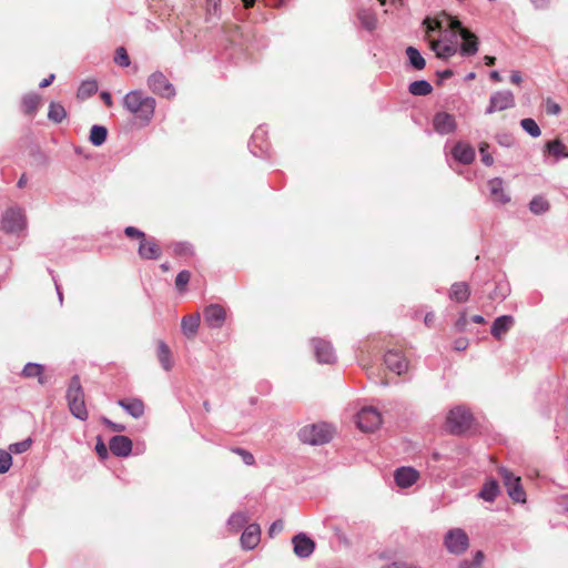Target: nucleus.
Wrapping results in <instances>:
<instances>
[{
  "label": "nucleus",
  "mask_w": 568,
  "mask_h": 568,
  "mask_svg": "<svg viewBox=\"0 0 568 568\" xmlns=\"http://www.w3.org/2000/svg\"><path fill=\"white\" fill-rule=\"evenodd\" d=\"M67 399L71 414L80 420H87L89 414L85 407L84 393L78 376H73L70 382L67 390Z\"/></svg>",
  "instance_id": "obj_2"
},
{
  "label": "nucleus",
  "mask_w": 568,
  "mask_h": 568,
  "mask_svg": "<svg viewBox=\"0 0 568 568\" xmlns=\"http://www.w3.org/2000/svg\"><path fill=\"white\" fill-rule=\"evenodd\" d=\"M467 324H468L467 315L465 312H462L459 314V317L455 322V327L458 332H464L467 327Z\"/></svg>",
  "instance_id": "obj_49"
},
{
  "label": "nucleus",
  "mask_w": 568,
  "mask_h": 568,
  "mask_svg": "<svg viewBox=\"0 0 568 568\" xmlns=\"http://www.w3.org/2000/svg\"><path fill=\"white\" fill-rule=\"evenodd\" d=\"M44 366L38 363H28L23 367L22 375L27 378L37 377L40 385L45 384V377L43 375Z\"/></svg>",
  "instance_id": "obj_28"
},
{
  "label": "nucleus",
  "mask_w": 568,
  "mask_h": 568,
  "mask_svg": "<svg viewBox=\"0 0 568 568\" xmlns=\"http://www.w3.org/2000/svg\"><path fill=\"white\" fill-rule=\"evenodd\" d=\"M98 91V83L95 80H87L81 83L78 89V98L84 100L93 95Z\"/></svg>",
  "instance_id": "obj_32"
},
{
  "label": "nucleus",
  "mask_w": 568,
  "mask_h": 568,
  "mask_svg": "<svg viewBox=\"0 0 568 568\" xmlns=\"http://www.w3.org/2000/svg\"><path fill=\"white\" fill-rule=\"evenodd\" d=\"M408 90L413 95H427L433 91V87L425 80H418L412 82Z\"/></svg>",
  "instance_id": "obj_33"
},
{
  "label": "nucleus",
  "mask_w": 568,
  "mask_h": 568,
  "mask_svg": "<svg viewBox=\"0 0 568 568\" xmlns=\"http://www.w3.org/2000/svg\"><path fill=\"white\" fill-rule=\"evenodd\" d=\"M312 344L314 347V354L318 363L332 364L336 359V355L332 344L325 339L313 338Z\"/></svg>",
  "instance_id": "obj_11"
},
{
  "label": "nucleus",
  "mask_w": 568,
  "mask_h": 568,
  "mask_svg": "<svg viewBox=\"0 0 568 568\" xmlns=\"http://www.w3.org/2000/svg\"><path fill=\"white\" fill-rule=\"evenodd\" d=\"M559 111H560V106L557 103H555L550 100L547 102V112L548 113L557 114Z\"/></svg>",
  "instance_id": "obj_60"
},
{
  "label": "nucleus",
  "mask_w": 568,
  "mask_h": 568,
  "mask_svg": "<svg viewBox=\"0 0 568 568\" xmlns=\"http://www.w3.org/2000/svg\"><path fill=\"white\" fill-rule=\"evenodd\" d=\"M460 37L463 38L462 53L465 55H474L478 51V38L468 29H463Z\"/></svg>",
  "instance_id": "obj_21"
},
{
  "label": "nucleus",
  "mask_w": 568,
  "mask_h": 568,
  "mask_svg": "<svg viewBox=\"0 0 568 568\" xmlns=\"http://www.w3.org/2000/svg\"><path fill=\"white\" fill-rule=\"evenodd\" d=\"M442 17L445 19V21L448 22L449 29L456 30L459 32V34H462V30L465 28L462 26V22L457 18L452 17L447 13H443Z\"/></svg>",
  "instance_id": "obj_46"
},
{
  "label": "nucleus",
  "mask_w": 568,
  "mask_h": 568,
  "mask_svg": "<svg viewBox=\"0 0 568 568\" xmlns=\"http://www.w3.org/2000/svg\"><path fill=\"white\" fill-rule=\"evenodd\" d=\"M488 187L490 192V199L494 203L506 204L510 201V197L505 192L504 181L501 179H491L488 182Z\"/></svg>",
  "instance_id": "obj_19"
},
{
  "label": "nucleus",
  "mask_w": 568,
  "mask_h": 568,
  "mask_svg": "<svg viewBox=\"0 0 568 568\" xmlns=\"http://www.w3.org/2000/svg\"><path fill=\"white\" fill-rule=\"evenodd\" d=\"M383 568H422V567H418V566H415V565H409V564H406V562H392L389 565H386Z\"/></svg>",
  "instance_id": "obj_58"
},
{
  "label": "nucleus",
  "mask_w": 568,
  "mask_h": 568,
  "mask_svg": "<svg viewBox=\"0 0 568 568\" xmlns=\"http://www.w3.org/2000/svg\"><path fill=\"white\" fill-rule=\"evenodd\" d=\"M530 211L534 214H541L549 210V202L541 195L535 196L529 203Z\"/></svg>",
  "instance_id": "obj_36"
},
{
  "label": "nucleus",
  "mask_w": 568,
  "mask_h": 568,
  "mask_svg": "<svg viewBox=\"0 0 568 568\" xmlns=\"http://www.w3.org/2000/svg\"><path fill=\"white\" fill-rule=\"evenodd\" d=\"M406 54L409 59L410 64L416 70H422L425 68V65H426L425 59L422 57V54L419 53V51L416 48L408 47L406 49Z\"/></svg>",
  "instance_id": "obj_34"
},
{
  "label": "nucleus",
  "mask_w": 568,
  "mask_h": 568,
  "mask_svg": "<svg viewBox=\"0 0 568 568\" xmlns=\"http://www.w3.org/2000/svg\"><path fill=\"white\" fill-rule=\"evenodd\" d=\"M114 62L121 67L130 65V58L128 55L126 50L123 47H120L115 51Z\"/></svg>",
  "instance_id": "obj_44"
},
{
  "label": "nucleus",
  "mask_w": 568,
  "mask_h": 568,
  "mask_svg": "<svg viewBox=\"0 0 568 568\" xmlns=\"http://www.w3.org/2000/svg\"><path fill=\"white\" fill-rule=\"evenodd\" d=\"M12 465V456L9 450L0 449V474H6Z\"/></svg>",
  "instance_id": "obj_42"
},
{
  "label": "nucleus",
  "mask_w": 568,
  "mask_h": 568,
  "mask_svg": "<svg viewBox=\"0 0 568 568\" xmlns=\"http://www.w3.org/2000/svg\"><path fill=\"white\" fill-rule=\"evenodd\" d=\"M334 429L331 425L321 423L304 426L298 432L301 442L310 445H324L333 438Z\"/></svg>",
  "instance_id": "obj_3"
},
{
  "label": "nucleus",
  "mask_w": 568,
  "mask_h": 568,
  "mask_svg": "<svg viewBox=\"0 0 568 568\" xmlns=\"http://www.w3.org/2000/svg\"><path fill=\"white\" fill-rule=\"evenodd\" d=\"M484 560V555L481 551H477L474 557V561L469 562L464 560L459 564V568H479Z\"/></svg>",
  "instance_id": "obj_45"
},
{
  "label": "nucleus",
  "mask_w": 568,
  "mask_h": 568,
  "mask_svg": "<svg viewBox=\"0 0 568 568\" xmlns=\"http://www.w3.org/2000/svg\"><path fill=\"white\" fill-rule=\"evenodd\" d=\"M511 315H503L497 317L491 325L490 333L496 339H500L514 325Z\"/></svg>",
  "instance_id": "obj_20"
},
{
  "label": "nucleus",
  "mask_w": 568,
  "mask_h": 568,
  "mask_svg": "<svg viewBox=\"0 0 568 568\" xmlns=\"http://www.w3.org/2000/svg\"><path fill=\"white\" fill-rule=\"evenodd\" d=\"M109 448L113 455L119 457H126L131 454L132 442L126 436L116 435L110 439Z\"/></svg>",
  "instance_id": "obj_17"
},
{
  "label": "nucleus",
  "mask_w": 568,
  "mask_h": 568,
  "mask_svg": "<svg viewBox=\"0 0 568 568\" xmlns=\"http://www.w3.org/2000/svg\"><path fill=\"white\" fill-rule=\"evenodd\" d=\"M546 148L555 158H568V152L566 151L567 148L559 139L548 142Z\"/></svg>",
  "instance_id": "obj_35"
},
{
  "label": "nucleus",
  "mask_w": 568,
  "mask_h": 568,
  "mask_svg": "<svg viewBox=\"0 0 568 568\" xmlns=\"http://www.w3.org/2000/svg\"><path fill=\"white\" fill-rule=\"evenodd\" d=\"M523 81L521 74L519 71H514L510 75V82L515 85H520Z\"/></svg>",
  "instance_id": "obj_61"
},
{
  "label": "nucleus",
  "mask_w": 568,
  "mask_h": 568,
  "mask_svg": "<svg viewBox=\"0 0 568 568\" xmlns=\"http://www.w3.org/2000/svg\"><path fill=\"white\" fill-rule=\"evenodd\" d=\"M200 326V314H191L182 318L181 328L183 334L191 338L194 337Z\"/></svg>",
  "instance_id": "obj_25"
},
{
  "label": "nucleus",
  "mask_w": 568,
  "mask_h": 568,
  "mask_svg": "<svg viewBox=\"0 0 568 568\" xmlns=\"http://www.w3.org/2000/svg\"><path fill=\"white\" fill-rule=\"evenodd\" d=\"M226 318V311L222 305L211 304L204 308V321L211 328H220Z\"/></svg>",
  "instance_id": "obj_12"
},
{
  "label": "nucleus",
  "mask_w": 568,
  "mask_h": 568,
  "mask_svg": "<svg viewBox=\"0 0 568 568\" xmlns=\"http://www.w3.org/2000/svg\"><path fill=\"white\" fill-rule=\"evenodd\" d=\"M559 505L562 507L564 510L568 511V495H564L560 497Z\"/></svg>",
  "instance_id": "obj_64"
},
{
  "label": "nucleus",
  "mask_w": 568,
  "mask_h": 568,
  "mask_svg": "<svg viewBox=\"0 0 568 568\" xmlns=\"http://www.w3.org/2000/svg\"><path fill=\"white\" fill-rule=\"evenodd\" d=\"M445 19L443 17L438 18V19H430V18H426L424 20V24L426 26L427 28V33L430 32V31H434V30H439L442 29L443 27V21Z\"/></svg>",
  "instance_id": "obj_47"
},
{
  "label": "nucleus",
  "mask_w": 568,
  "mask_h": 568,
  "mask_svg": "<svg viewBox=\"0 0 568 568\" xmlns=\"http://www.w3.org/2000/svg\"><path fill=\"white\" fill-rule=\"evenodd\" d=\"M158 358L165 371H170L172 368V359L171 352L169 346L164 342H159L158 344Z\"/></svg>",
  "instance_id": "obj_30"
},
{
  "label": "nucleus",
  "mask_w": 568,
  "mask_h": 568,
  "mask_svg": "<svg viewBox=\"0 0 568 568\" xmlns=\"http://www.w3.org/2000/svg\"><path fill=\"white\" fill-rule=\"evenodd\" d=\"M384 362L387 368L397 375H402L408 369V362L402 355V353L396 351H389L384 356Z\"/></svg>",
  "instance_id": "obj_15"
},
{
  "label": "nucleus",
  "mask_w": 568,
  "mask_h": 568,
  "mask_svg": "<svg viewBox=\"0 0 568 568\" xmlns=\"http://www.w3.org/2000/svg\"><path fill=\"white\" fill-rule=\"evenodd\" d=\"M221 0H206V10L209 14L217 13Z\"/></svg>",
  "instance_id": "obj_51"
},
{
  "label": "nucleus",
  "mask_w": 568,
  "mask_h": 568,
  "mask_svg": "<svg viewBox=\"0 0 568 568\" xmlns=\"http://www.w3.org/2000/svg\"><path fill=\"white\" fill-rule=\"evenodd\" d=\"M509 291V285L507 283H498L494 292L490 294V298L495 301H503L507 297Z\"/></svg>",
  "instance_id": "obj_41"
},
{
  "label": "nucleus",
  "mask_w": 568,
  "mask_h": 568,
  "mask_svg": "<svg viewBox=\"0 0 568 568\" xmlns=\"http://www.w3.org/2000/svg\"><path fill=\"white\" fill-rule=\"evenodd\" d=\"M435 322V314L433 312L427 313L424 318V323L426 326L432 327Z\"/></svg>",
  "instance_id": "obj_62"
},
{
  "label": "nucleus",
  "mask_w": 568,
  "mask_h": 568,
  "mask_svg": "<svg viewBox=\"0 0 568 568\" xmlns=\"http://www.w3.org/2000/svg\"><path fill=\"white\" fill-rule=\"evenodd\" d=\"M106 136H108V130L106 128L102 126V125H93L91 131H90V142L95 145V146H99V145H102L105 140H106Z\"/></svg>",
  "instance_id": "obj_31"
},
{
  "label": "nucleus",
  "mask_w": 568,
  "mask_h": 568,
  "mask_svg": "<svg viewBox=\"0 0 568 568\" xmlns=\"http://www.w3.org/2000/svg\"><path fill=\"white\" fill-rule=\"evenodd\" d=\"M124 233L128 237L138 240L139 248H154L158 246L154 239H148L145 234L136 227L128 226Z\"/></svg>",
  "instance_id": "obj_22"
},
{
  "label": "nucleus",
  "mask_w": 568,
  "mask_h": 568,
  "mask_svg": "<svg viewBox=\"0 0 568 568\" xmlns=\"http://www.w3.org/2000/svg\"><path fill=\"white\" fill-rule=\"evenodd\" d=\"M261 540V528L257 524H251L246 526L242 536L241 545L244 549H254Z\"/></svg>",
  "instance_id": "obj_18"
},
{
  "label": "nucleus",
  "mask_w": 568,
  "mask_h": 568,
  "mask_svg": "<svg viewBox=\"0 0 568 568\" xmlns=\"http://www.w3.org/2000/svg\"><path fill=\"white\" fill-rule=\"evenodd\" d=\"M148 87L153 93L166 99H171L175 95L174 87L160 71H156L149 77Z\"/></svg>",
  "instance_id": "obj_9"
},
{
  "label": "nucleus",
  "mask_w": 568,
  "mask_h": 568,
  "mask_svg": "<svg viewBox=\"0 0 568 568\" xmlns=\"http://www.w3.org/2000/svg\"><path fill=\"white\" fill-rule=\"evenodd\" d=\"M247 521V517L244 513H234L227 520V526L231 530L236 531Z\"/></svg>",
  "instance_id": "obj_38"
},
{
  "label": "nucleus",
  "mask_w": 568,
  "mask_h": 568,
  "mask_svg": "<svg viewBox=\"0 0 568 568\" xmlns=\"http://www.w3.org/2000/svg\"><path fill=\"white\" fill-rule=\"evenodd\" d=\"M191 278V274L189 271H181L175 278V287L179 292H184L186 285Z\"/></svg>",
  "instance_id": "obj_43"
},
{
  "label": "nucleus",
  "mask_w": 568,
  "mask_h": 568,
  "mask_svg": "<svg viewBox=\"0 0 568 568\" xmlns=\"http://www.w3.org/2000/svg\"><path fill=\"white\" fill-rule=\"evenodd\" d=\"M382 415L374 407H363L356 415V425L363 432H374L382 425Z\"/></svg>",
  "instance_id": "obj_6"
},
{
  "label": "nucleus",
  "mask_w": 568,
  "mask_h": 568,
  "mask_svg": "<svg viewBox=\"0 0 568 568\" xmlns=\"http://www.w3.org/2000/svg\"><path fill=\"white\" fill-rule=\"evenodd\" d=\"M486 148H488V144L487 143H484L481 144L480 146V153L483 154V162L486 164V165H491L493 164V156L485 153V150Z\"/></svg>",
  "instance_id": "obj_57"
},
{
  "label": "nucleus",
  "mask_w": 568,
  "mask_h": 568,
  "mask_svg": "<svg viewBox=\"0 0 568 568\" xmlns=\"http://www.w3.org/2000/svg\"><path fill=\"white\" fill-rule=\"evenodd\" d=\"M515 106V97L510 91H497L491 94L486 113L508 110Z\"/></svg>",
  "instance_id": "obj_10"
},
{
  "label": "nucleus",
  "mask_w": 568,
  "mask_h": 568,
  "mask_svg": "<svg viewBox=\"0 0 568 568\" xmlns=\"http://www.w3.org/2000/svg\"><path fill=\"white\" fill-rule=\"evenodd\" d=\"M67 116L63 105L52 102L49 106L48 118L54 123H60Z\"/></svg>",
  "instance_id": "obj_37"
},
{
  "label": "nucleus",
  "mask_w": 568,
  "mask_h": 568,
  "mask_svg": "<svg viewBox=\"0 0 568 568\" xmlns=\"http://www.w3.org/2000/svg\"><path fill=\"white\" fill-rule=\"evenodd\" d=\"M294 554L300 558H308L314 549V541L306 534L300 532L292 539Z\"/></svg>",
  "instance_id": "obj_13"
},
{
  "label": "nucleus",
  "mask_w": 568,
  "mask_h": 568,
  "mask_svg": "<svg viewBox=\"0 0 568 568\" xmlns=\"http://www.w3.org/2000/svg\"><path fill=\"white\" fill-rule=\"evenodd\" d=\"M453 155L457 161L469 164L475 158V151L468 144L457 143L453 149Z\"/></svg>",
  "instance_id": "obj_26"
},
{
  "label": "nucleus",
  "mask_w": 568,
  "mask_h": 568,
  "mask_svg": "<svg viewBox=\"0 0 568 568\" xmlns=\"http://www.w3.org/2000/svg\"><path fill=\"white\" fill-rule=\"evenodd\" d=\"M498 473L504 481V485L507 488V493L509 497L515 503H525L526 501V493L521 486L520 477L515 476L511 471H509L505 467H500Z\"/></svg>",
  "instance_id": "obj_4"
},
{
  "label": "nucleus",
  "mask_w": 568,
  "mask_h": 568,
  "mask_svg": "<svg viewBox=\"0 0 568 568\" xmlns=\"http://www.w3.org/2000/svg\"><path fill=\"white\" fill-rule=\"evenodd\" d=\"M455 53V49L450 45L440 47V50L437 51V57L446 59Z\"/></svg>",
  "instance_id": "obj_52"
},
{
  "label": "nucleus",
  "mask_w": 568,
  "mask_h": 568,
  "mask_svg": "<svg viewBox=\"0 0 568 568\" xmlns=\"http://www.w3.org/2000/svg\"><path fill=\"white\" fill-rule=\"evenodd\" d=\"M53 80H54V74H50L48 78L43 79L40 82V88L49 87L52 83Z\"/></svg>",
  "instance_id": "obj_63"
},
{
  "label": "nucleus",
  "mask_w": 568,
  "mask_h": 568,
  "mask_svg": "<svg viewBox=\"0 0 568 568\" xmlns=\"http://www.w3.org/2000/svg\"><path fill=\"white\" fill-rule=\"evenodd\" d=\"M284 528V523L283 520H276L274 521L270 529H268V535L270 537H274L276 534L281 532Z\"/></svg>",
  "instance_id": "obj_50"
},
{
  "label": "nucleus",
  "mask_w": 568,
  "mask_h": 568,
  "mask_svg": "<svg viewBox=\"0 0 568 568\" xmlns=\"http://www.w3.org/2000/svg\"><path fill=\"white\" fill-rule=\"evenodd\" d=\"M118 404L133 418H140L144 414V404L141 399H120Z\"/></svg>",
  "instance_id": "obj_24"
},
{
  "label": "nucleus",
  "mask_w": 568,
  "mask_h": 568,
  "mask_svg": "<svg viewBox=\"0 0 568 568\" xmlns=\"http://www.w3.org/2000/svg\"><path fill=\"white\" fill-rule=\"evenodd\" d=\"M95 452L101 458L108 457V448L102 440H99L95 445Z\"/></svg>",
  "instance_id": "obj_54"
},
{
  "label": "nucleus",
  "mask_w": 568,
  "mask_h": 568,
  "mask_svg": "<svg viewBox=\"0 0 568 568\" xmlns=\"http://www.w3.org/2000/svg\"><path fill=\"white\" fill-rule=\"evenodd\" d=\"M232 452L240 455L245 465L250 466L254 464V456L250 452L243 448H233Z\"/></svg>",
  "instance_id": "obj_48"
},
{
  "label": "nucleus",
  "mask_w": 568,
  "mask_h": 568,
  "mask_svg": "<svg viewBox=\"0 0 568 568\" xmlns=\"http://www.w3.org/2000/svg\"><path fill=\"white\" fill-rule=\"evenodd\" d=\"M433 126L439 134H449L456 129L455 116L447 112H438L433 119Z\"/></svg>",
  "instance_id": "obj_14"
},
{
  "label": "nucleus",
  "mask_w": 568,
  "mask_h": 568,
  "mask_svg": "<svg viewBox=\"0 0 568 568\" xmlns=\"http://www.w3.org/2000/svg\"><path fill=\"white\" fill-rule=\"evenodd\" d=\"M467 347H468V339L467 338L460 337V338H457L454 342V349H456V351H464Z\"/></svg>",
  "instance_id": "obj_56"
},
{
  "label": "nucleus",
  "mask_w": 568,
  "mask_h": 568,
  "mask_svg": "<svg viewBox=\"0 0 568 568\" xmlns=\"http://www.w3.org/2000/svg\"><path fill=\"white\" fill-rule=\"evenodd\" d=\"M102 420L113 432L121 433V432H123L125 429L124 425L113 423V422H111L108 418H103Z\"/></svg>",
  "instance_id": "obj_53"
},
{
  "label": "nucleus",
  "mask_w": 568,
  "mask_h": 568,
  "mask_svg": "<svg viewBox=\"0 0 568 568\" xmlns=\"http://www.w3.org/2000/svg\"><path fill=\"white\" fill-rule=\"evenodd\" d=\"M419 478V473L413 467H399L394 473V479L398 487L408 488Z\"/></svg>",
  "instance_id": "obj_16"
},
{
  "label": "nucleus",
  "mask_w": 568,
  "mask_h": 568,
  "mask_svg": "<svg viewBox=\"0 0 568 568\" xmlns=\"http://www.w3.org/2000/svg\"><path fill=\"white\" fill-rule=\"evenodd\" d=\"M471 423V414L468 409L457 406L449 410L447 416V427L453 434H460L468 429Z\"/></svg>",
  "instance_id": "obj_5"
},
{
  "label": "nucleus",
  "mask_w": 568,
  "mask_h": 568,
  "mask_svg": "<svg viewBox=\"0 0 568 568\" xmlns=\"http://www.w3.org/2000/svg\"><path fill=\"white\" fill-rule=\"evenodd\" d=\"M470 296V287L466 282H456L449 290V298L457 303H465Z\"/></svg>",
  "instance_id": "obj_23"
},
{
  "label": "nucleus",
  "mask_w": 568,
  "mask_h": 568,
  "mask_svg": "<svg viewBox=\"0 0 568 568\" xmlns=\"http://www.w3.org/2000/svg\"><path fill=\"white\" fill-rule=\"evenodd\" d=\"M41 98L36 93H30L23 97L21 108L24 114L32 115L36 113L40 105Z\"/></svg>",
  "instance_id": "obj_29"
},
{
  "label": "nucleus",
  "mask_w": 568,
  "mask_h": 568,
  "mask_svg": "<svg viewBox=\"0 0 568 568\" xmlns=\"http://www.w3.org/2000/svg\"><path fill=\"white\" fill-rule=\"evenodd\" d=\"M520 125L532 138H538L541 134V131L534 119H523L520 121Z\"/></svg>",
  "instance_id": "obj_39"
},
{
  "label": "nucleus",
  "mask_w": 568,
  "mask_h": 568,
  "mask_svg": "<svg viewBox=\"0 0 568 568\" xmlns=\"http://www.w3.org/2000/svg\"><path fill=\"white\" fill-rule=\"evenodd\" d=\"M26 224V215L21 209H8L1 220V229L6 233L21 232Z\"/></svg>",
  "instance_id": "obj_8"
},
{
  "label": "nucleus",
  "mask_w": 568,
  "mask_h": 568,
  "mask_svg": "<svg viewBox=\"0 0 568 568\" xmlns=\"http://www.w3.org/2000/svg\"><path fill=\"white\" fill-rule=\"evenodd\" d=\"M445 546L450 554L460 555L469 547L468 535L462 528L450 529L445 536Z\"/></svg>",
  "instance_id": "obj_7"
},
{
  "label": "nucleus",
  "mask_w": 568,
  "mask_h": 568,
  "mask_svg": "<svg viewBox=\"0 0 568 568\" xmlns=\"http://www.w3.org/2000/svg\"><path fill=\"white\" fill-rule=\"evenodd\" d=\"M32 445V439L27 438L18 443H13L9 446L10 454H22L30 449Z\"/></svg>",
  "instance_id": "obj_40"
},
{
  "label": "nucleus",
  "mask_w": 568,
  "mask_h": 568,
  "mask_svg": "<svg viewBox=\"0 0 568 568\" xmlns=\"http://www.w3.org/2000/svg\"><path fill=\"white\" fill-rule=\"evenodd\" d=\"M123 105L143 124H148L154 115L156 102L142 91L134 90L125 94Z\"/></svg>",
  "instance_id": "obj_1"
},
{
  "label": "nucleus",
  "mask_w": 568,
  "mask_h": 568,
  "mask_svg": "<svg viewBox=\"0 0 568 568\" xmlns=\"http://www.w3.org/2000/svg\"><path fill=\"white\" fill-rule=\"evenodd\" d=\"M139 253L145 260H156L160 257V251H139Z\"/></svg>",
  "instance_id": "obj_55"
},
{
  "label": "nucleus",
  "mask_w": 568,
  "mask_h": 568,
  "mask_svg": "<svg viewBox=\"0 0 568 568\" xmlns=\"http://www.w3.org/2000/svg\"><path fill=\"white\" fill-rule=\"evenodd\" d=\"M499 486L495 479H488L480 491L478 493V497L484 499L485 501L493 503L497 496L499 495Z\"/></svg>",
  "instance_id": "obj_27"
},
{
  "label": "nucleus",
  "mask_w": 568,
  "mask_h": 568,
  "mask_svg": "<svg viewBox=\"0 0 568 568\" xmlns=\"http://www.w3.org/2000/svg\"><path fill=\"white\" fill-rule=\"evenodd\" d=\"M534 7L538 10L548 8L550 0H530Z\"/></svg>",
  "instance_id": "obj_59"
}]
</instances>
